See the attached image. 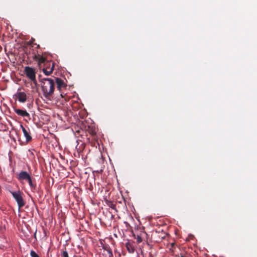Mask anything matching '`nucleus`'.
Here are the masks:
<instances>
[{
  "label": "nucleus",
  "mask_w": 257,
  "mask_h": 257,
  "mask_svg": "<svg viewBox=\"0 0 257 257\" xmlns=\"http://www.w3.org/2000/svg\"><path fill=\"white\" fill-rule=\"evenodd\" d=\"M13 107H14L15 111H16V108L15 106H14Z\"/></svg>",
  "instance_id": "393cba45"
},
{
  "label": "nucleus",
  "mask_w": 257,
  "mask_h": 257,
  "mask_svg": "<svg viewBox=\"0 0 257 257\" xmlns=\"http://www.w3.org/2000/svg\"><path fill=\"white\" fill-rule=\"evenodd\" d=\"M9 192L13 195L14 198L16 200V192L11 191H9Z\"/></svg>",
  "instance_id": "a211bd4d"
},
{
  "label": "nucleus",
  "mask_w": 257,
  "mask_h": 257,
  "mask_svg": "<svg viewBox=\"0 0 257 257\" xmlns=\"http://www.w3.org/2000/svg\"><path fill=\"white\" fill-rule=\"evenodd\" d=\"M13 98L15 99V100L16 101V94L14 95Z\"/></svg>",
  "instance_id": "4be33fe9"
},
{
  "label": "nucleus",
  "mask_w": 257,
  "mask_h": 257,
  "mask_svg": "<svg viewBox=\"0 0 257 257\" xmlns=\"http://www.w3.org/2000/svg\"><path fill=\"white\" fill-rule=\"evenodd\" d=\"M13 75L14 76H15V72L14 71H13L12 73V74H11V77H13Z\"/></svg>",
  "instance_id": "412c9836"
},
{
  "label": "nucleus",
  "mask_w": 257,
  "mask_h": 257,
  "mask_svg": "<svg viewBox=\"0 0 257 257\" xmlns=\"http://www.w3.org/2000/svg\"><path fill=\"white\" fill-rule=\"evenodd\" d=\"M141 229V232L140 234H138L137 233H135L134 231H132V233L135 238L137 239V241L138 243H139L142 241V236L143 234H146V232L144 231V227L142 226V228L140 227Z\"/></svg>",
  "instance_id": "1a4fd4ad"
},
{
  "label": "nucleus",
  "mask_w": 257,
  "mask_h": 257,
  "mask_svg": "<svg viewBox=\"0 0 257 257\" xmlns=\"http://www.w3.org/2000/svg\"><path fill=\"white\" fill-rule=\"evenodd\" d=\"M125 247L129 253H134L135 251V248L134 246L133 242L127 241L125 243Z\"/></svg>",
  "instance_id": "f8f14e48"
},
{
  "label": "nucleus",
  "mask_w": 257,
  "mask_h": 257,
  "mask_svg": "<svg viewBox=\"0 0 257 257\" xmlns=\"http://www.w3.org/2000/svg\"><path fill=\"white\" fill-rule=\"evenodd\" d=\"M45 67L43 69L44 73L47 75H50L54 70L55 65L53 62H47L45 64Z\"/></svg>",
  "instance_id": "423d86ee"
},
{
  "label": "nucleus",
  "mask_w": 257,
  "mask_h": 257,
  "mask_svg": "<svg viewBox=\"0 0 257 257\" xmlns=\"http://www.w3.org/2000/svg\"><path fill=\"white\" fill-rule=\"evenodd\" d=\"M24 73L27 78L36 86L37 85V82L36 78V72L35 69L29 66H26L24 68Z\"/></svg>",
  "instance_id": "20e7f679"
},
{
  "label": "nucleus",
  "mask_w": 257,
  "mask_h": 257,
  "mask_svg": "<svg viewBox=\"0 0 257 257\" xmlns=\"http://www.w3.org/2000/svg\"><path fill=\"white\" fill-rule=\"evenodd\" d=\"M2 47H0V51L2 50Z\"/></svg>",
  "instance_id": "bb28decb"
},
{
  "label": "nucleus",
  "mask_w": 257,
  "mask_h": 257,
  "mask_svg": "<svg viewBox=\"0 0 257 257\" xmlns=\"http://www.w3.org/2000/svg\"><path fill=\"white\" fill-rule=\"evenodd\" d=\"M55 83H56L57 89L60 92H61L63 89L66 88L67 87L66 84L64 82V81L59 78H56Z\"/></svg>",
  "instance_id": "6e6552de"
},
{
  "label": "nucleus",
  "mask_w": 257,
  "mask_h": 257,
  "mask_svg": "<svg viewBox=\"0 0 257 257\" xmlns=\"http://www.w3.org/2000/svg\"><path fill=\"white\" fill-rule=\"evenodd\" d=\"M17 223H19V224H20L21 225V224H23V223H25H25H26V222H25L24 221V220H23V218H22V221L21 220V219H18V221Z\"/></svg>",
  "instance_id": "6ab92c4d"
},
{
  "label": "nucleus",
  "mask_w": 257,
  "mask_h": 257,
  "mask_svg": "<svg viewBox=\"0 0 257 257\" xmlns=\"http://www.w3.org/2000/svg\"><path fill=\"white\" fill-rule=\"evenodd\" d=\"M62 257H69L68 253L66 250H64L61 254Z\"/></svg>",
  "instance_id": "dca6fc26"
},
{
  "label": "nucleus",
  "mask_w": 257,
  "mask_h": 257,
  "mask_svg": "<svg viewBox=\"0 0 257 257\" xmlns=\"http://www.w3.org/2000/svg\"><path fill=\"white\" fill-rule=\"evenodd\" d=\"M45 61V59L43 58V57H41L39 60V62L40 63H44Z\"/></svg>",
  "instance_id": "aec40b11"
},
{
  "label": "nucleus",
  "mask_w": 257,
  "mask_h": 257,
  "mask_svg": "<svg viewBox=\"0 0 257 257\" xmlns=\"http://www.w3.org/2000/svg\"><path fill=\"white\" fill-rule=\"evenodd\" d=\"M42 89L45 97L52 96L55 88V81L48 78H44L40 80Z\"/></svg>",
  "instance_id": "f257e3e1"
},
{
  "label": "nucleus",
  "mask_w": 257,
  "mask_h": 257,
  "mask_svg": "<svg viewBox=\"0 0 257 257\" xmlns=\"http://www.w3.org/2000/svg\"><path fill=\"white\" fill-rule=\"evenodd\" d=\"M10 160H11V156H10Z\"/></svg>",
  "instance_id": "cd10ccee"
},
{
  "label": "nucleus",
  "mask_w": 257,
  "mask_h": 257,
  "mask_svg": "<svg viewBox=\"0 0 257 257\" xmlns=\"http://www.w3.org/2000/svg\"><path fill=\"white\" fill-rule=\"evenodd\" d=\"M102 248L106 250L107 252L108 253L109 257H112L113 256V253L112 252V250L108 244H103L102 245Z\"/></svg>",
  "instance_id": "4468645a"
},
{
  "label": "nucleus",
  "mask_w": 257,
  "mask_h": 257,
  "mask_svg": "<svg viewBox=\"0 0 257 257\" xmlns=\"http://www.w3.org/2000/svg\"><path fill=\"white\" fill-rule=\"evenodd\" d=\"M17 115L22 117H30L29 113L26 110L20 109H17Z\"/></svg>",
  "instance_id": "ddd939ff"
},
{
  "label": "nucleus",
  "mask_w": 257,
  "mask_h": 257,
  "mask_svg": "<svg viewBox=\"0 0 257 257\" xmlns=\"http://www.w3.org/2000/svg\"><path fill=\"white\" fill-rule=\"evenodd\" d=\"M31 257H39L38 254L34 250H31L30 252Z\"/></svg>",
  "instance_id": "2eb2a0df"
},
{
  "label": "nucleus",
  "mask_w": 257,
  "mask_h": 257,
  "mask_svg": "<svg viewBox=\"0 0 257 257\" xmlns=\"http://www.w3.org/2000/svg\"><path fill=\"white\" fill-rule=\"evenodd\" d=\"M17 45H18L19 43H20V40H18V39L17 38Z\"/></svg>",
  "instance_id": "5701e85b"
},
{
  "label": "nucleus",
  "mask_w": 257,
  "mask_h": 257,
  "mask_svg": "<svg viewBox=\"0 0 257 257\" xmlns=\"http://www.w3.org/2000/svg\"><path fill=\"white\" fill-rule=\"evenodd\" d=\"M20 127L22 130L24 136L26 138V141L25 142H22L20 138H19L18 141L21 145L27 144L32 140V137L30 134V129L28 127H25L22 124H20Z\"/></svg>",
  "instance_id": "39448f33"
},
{
  "label": "nucleus",
  "mask_w": 257,
  "mask_h": 257,
  "mask_svg": "<svg viewBox=\"0 0 257 257\" xmlns=\"http://www.w3.org/2000/svg\"><path fill=\"white\" fill-rule=\"evenodd\" d=\"M22 44L21 45V46H22L23 48H22V50L23 51V52L20 54V59H21V56L23 55L22 59V60L20 61V63H22V62L24 61L25 60L26 57H27V58H29V56L28 54L26 52V49L27 47L29 45V44L28 42H26L25 41H22Z\"/></svg>",
  "instance_id": "0eeeda50"
},
{
  "label": "nucleus",
  "mask_w": 257,
  "mask_h": 257,
  "mask_svg": "<svg viewBox=\"0 0 257 257\" xmlns=\"http://www.w3.org/2000/svg\"><path fill=\"white\" fill-rule=\"evenodd\" d=\"M5 51L7 52V55L10 61L13 63V66L15 67L16 61V44L11 42L7 44L5 46Z\"/></svg>",
  "instance_id": "f03ea898"
},
{
  "label": "nucleus",
  "mask_w": 257,
  "mask_h": 257,
  "mask_svg": "<svg viewBox=\"0 0 257 257\" xmlns=\"http://www.w3.org/2000/svg\"><path fill=\"white\" fill-rule=\"evenodd\" d=\"M27 99V95L24 92H17V99L20 102L24 103Z\"/></svg>",
  "instance_id": "9b49d317"
},
{
  "label": "nucleus",
  "mask_w": 257,
  "mask_h": 257,
  "mask_svg": "<svg viewBox=\"0 0 257 257\" xmlns=\"http://www.w3.org/2000/svg\"><path fill=\"white\" fill-rule=\"evenodd\" d=\"M166 236V233L164 232H162L161 235L159 236V237L161 238L162 239H164Z\"/></svg>",
  "instance_id": "f3484780"
},
{
  "label": "nucleus",
  "mask_w": 257,
  "mask_h": 257,
  "mask_svg": "<svg viewBox=\"0 0 257 257\" xmlns=\"http://www.w3.org/2000/svg\"><path fill=\"white\" fill-rule=\"evenodd\" d=\"M25 201L23 198L20 192H17V204L18 205L19 208L20 209L25 205Z\"/></svg>",
  "instance_id": "9d476101"
},
{
  "label": "nucleus",
  "mask_w": 257,
  "mask_h": 257,
  "mask_svg": "<svg viewBox=\"0 0 257 257\" xmlns=\"http://www.w3.org/2000/svg\"><path fill=\"white\" fill-rule=\"evenodd\" d=\"M114 235L115 237H117V235H116V234L115 233H114Z\"/></svg>",
  "instance_id": "a878e982"
},
{
  "label": "nucleus",
  "mask_w": 257,
  "mask_h": 257,
  "mask_svg": "<svg viewBox=\"0 0 257 257\" xmlns=\"http://www.w3.org/2000/svg\"><path fill=\"white\" fill-rule=\"evenodd\" d=\"M17 179L22 183L28 182L32 189H35L36 185L33 183L30 174L25 171H21L17 174Z\"/></svg>",
  "instance_id": "7ed1b4c3"
},
{
  "label": "nucleus",
  "mask_w": 257,
  "mask_h": 257,
  "mask_svg": "<svg viewBox=\"0 0 257 257\" xmlns=\"http://www.w3.org/2000/svg\"><path fill=\"white\" fill-rule=\"evenodd\" d=\"M61 96L62 97H64V95H63V93H61Z\"/></svg>",
  "instance_id": "b1692460"
}]
</instances>
